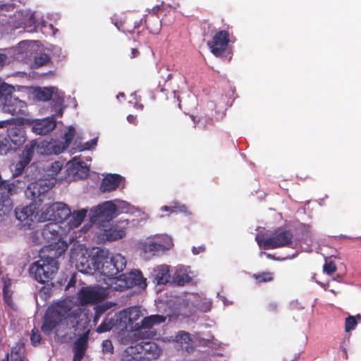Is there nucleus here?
Instances as JSON below:
<instances>
[{
    "label": "nucleus",
    "mask_w": 361,
    "mask_h": 361,
    "mask_svg": "<svg viewBox=\"0 0 361 361\" xmlns=\"http://www.w3.org/2000/svg\"><path fill=\"white\" fill-rule=\"evenodd\" d=\"M293 233L290 230L279 228L270 237L257 235L255 240L260 247L270 250L290 246L293 243Z\"/></svg>",
    "instance_id": "423d86ee"
},
{
    "label": "nucleus",
    "mask_w": 361,
    "mask_h": 361,
    "mask_svg": "<svg viewBox=\"0 0 361 361\" xmlns=\"http://www.w3.org/2000/svg\"><path fill=\"white\" fill-rule=\"evenodd\" d=\"M127 120L130 123H136V117L133 115H128L127 116Z\"/></svg>",
    "instance_id": "6e6d98bb"
},
{
    "label": "nucleus",
    "mask_w": 361,
    "mask_h": 361,
    "mask_svg": "<svg viewBox=\"0 0 361 361\" xmlns=\"http://www.w3.org/2000/svg\"><path fill=\"white\" fill-rule=\"evenodd\" d=\"M99 256L96 255L94 256H87L82 255L78 259L76 267L78 270L82 273L87 274H94L97 273L99 265Z\"/></svg>",
    "instance_id": "f3484780"
},
{
    "label": "nucleus",
    "mask_w": 361,
    "mask_h": 361,
    "mask_svg": "<svg viewBox=\"0 0 361 361\" xmlns=\"http://www.w3.org/2000/svg\"><path fill=\"white\" fill-rule=\"evenodd\" d=\"M139 54H140V51L137 48H132L130 58L131 59L135 58L139 55Z\"/></svg>",
    "instance_id": "864d4df0"
},
{
    "label": "nucleus",
    "mask_w": 361,
    "mask_h": 361,
    "mask_svg": "<svg viewBox=\"0 0 361 361\" xmlns=\"http://www.w3.org/2000/svg\"><path fill=\"white\" fill-rule=\"evenodd\" d=\"M75 128L73 126H70L68 131L64 134V142L61 143L60 145H51L52 151L49 153H54L59 154L63 152L71 143L75 137Z\"/></svg>",
    "instance_id": "393cba45"
},
{
    "label": "nucleus",
    "mask_w": 361,
    "mask_h": 361,
    "mask_svg": "<svg viewBox=\"0 0 361 361\" xmlns=\"http://www.w3.org/2000/svg\"><path fill=\"white\" fill-rule=\"evenodd\" d=\"M161 209V211L169 212L171 213L175 212V209L173 208V206H172V207L163 206Z\"/></svg>",
    "instance_id": "5fc2aeb1"
},
{
    "label": "nucleus",
    "mask_w": 361,
    "mask_h": 361,
    "mask_svg": "<svg viewBox=\"0 0 361 361\" xmlns=\"http://www.w3.org/2000/svg\"><path fill=\"white\" fill-rule=\"evenodd\" d=\"M82 172L83 173V176L86 177L88 175L89 169L87 167H82Z\"/></svg>",
    "instance_id": "13d9d810"
},
{
    "label": "nucleus",
    "mask_w": 361,
    "mask_h": 361,
    "mask_svg": "<svg viewBox=\"0 0 361 361\" xmlns=\"http://www.w3.org/2000/svg\"><path fill=\"white\" fill-rule=\"evenodd\" d=\"M324 271L329 275L334 274L336 271L335 262L332 261L326 262L323 267Z\"/></svg>",
    "instance_id": "c03bdc74"
},
{
    "label": "nucleus",
    "mask_w": 361,
    "mask_h": 361,
    "mask_svg": "<svg viewBox=\"0 0 361 361\" xmlns=\"http://www.w3.org/2000/svg\"><path fill=\"white\" fill-rule=\"evenodd\" d=\"M53 185V183L51 185L47 184L44 180L30 183L25 191V195L28 199L32 200V204L39 207L47 196V192L51 188Z\"/></svg>",
    "instance_id": "ddd939ff"
},
{
    "label": "nucleus",
    "mask_w": 361,
    "mask_h": 361,
    "mask_svg": "<svg viewBox=\"0 0 361 361\" xmlns=\"http://www.w3.org/2000/svg\"><path fill=\"white\" fill-rule=\"evenodd\" d=\"M154 281L158 285L166 284L171 278L169 267L166 264L157 266L154 270Z\"/></svg>",
    "instance_id": "a878e982"
},
{
    "label": "nucleus",
    "mask_w": 361,
    "mask_h": 361,
    "mask_svg": "<svg viewBox=\"0 0 361 361\" xmlns=\"http://www.w3.org/2000/svg\"><path fill=\"white\" fill-rule=\"evenodd\" d=\"M44 147V142H42V147Z\"/></svg>",
    "instance_id": "338daca9"
},
{
    "label": "nucleus",
    "mask_w": 361,
    "mask_h": 361,
    "mask_svg": "<svg viewBox=\"0 0 361 361\" xmlns=\"http://www.w3.org/2000/svg\"><path fill=\"white\" fill-rule=\"evenodd\" d=\"M97 143V139L93 138L90 142H87L84 144L83 147L80 149V151L83 150H90L93 149Z\"/></svg>",
    "instance_id": "de8ad7c7"
},
{
    "label": "nucleus",
    "mask_w": 361,
    "mask_h": 361,
    "mask_svg": "<svg viewBox=\"0 0 361 361\" xmlns=\"http://www.w3.org/2000/svg\"><path fill=\"white\" fill-rule=\"evenodd\" d=\"M62 168V164L59 161H55L51 164L50 169L53 171V174L59 173Z\"/></svg>",
    "instance_id": "8fccbe9b"
},
{
    "label": "nucleus",
    "mask_w": 361,
    "mask_h": 361,
    "mask_svg": "<svg viewBox=\"0 0 361 361\" xmlns=\"http://www.w3.org/2000/svg\"><path fill=\"white\" fill-rule=\"evenodd\" d=\"M117 207L111 201H106L93 207L90 211V219L92 223L97 221H109L114 218Z\"/></svg>",
    "instance_id": "4468645a"
},
{
    "label": "nucleus",
    "mask_w": 361,
    "mask_h": 361,
    "mask_svg": "<svg viewBox=\"0 0 361 361\" xmlns=\"http://www.w3.org/2000/svg\"><path fill=\"white\" fill-rule=\"evenodd\" d=\"M7 137L14 150L20 148L26 141V134L21 127H12L7 130Z\"/></svg>",
    "instance_id": "aec40b11"
},
{
    "label": "nucleus",
    "mask_w": 361,
    "mask_h": 361,
    "mask_svg": "<svg viewBox=\"0 0 361 361\" xmlns=\"http://www.w3.org/2000/svg\"><path fill=\"white\" fill-rule=\"evenodd\" d=\"M138 286L145 288L147 286L146 279L143 277L140 270L131 271L122 274L108 283V288L111 290L123 291L128 288Z\"/></svg>",
    "instance_id": "0eeeda50"
},
{
    "label": "nucleus",
    "mask_w": 361,
    "mask_h": 361,
    "mask_svg": "<svg viewBox=\"0 0 361 361\" xmlns=\"http://www.w3.org/2000/svg\"><path fill=\"white\" fill-rule=\"evenodd\" d=\"M56 90L55 87L39 88L36 91V97L43 102L53 99L56 101V104L61 106L64 102L63 97L57 94L55 92Z\"/></svg>",
    "instance_id": "412c9836"
},
{
    "label": "nucleus",
    "mask_w": 361,
    "mask_h": 361,
    "mask_svg": "<svg viewBox=\"0 0 361 361\" xmlns=\"http://www.w3.org/2000/svg\"><path fill=\"white\" fill-rule=\"evenodd\" d=\"M99 265L97 271L101 275L106 276L111 283L116 275L122 271L126 266V259L121 254H116L111 257L99 256Z\"/></svg>",
    "instance_id": "6e6552de"
},
{
    "label": "nucleus",
    "mask_w": 361,
    "mask_h": 361,
    "mask_svg": "<svg viewBox=\"0 0 361 361\" xmlns=\"http://www.w3.org/2000/svg\"><path fill=\"white\" fill-rule=\"evenodd\" d=\"M12 85L2 82L0 84V107L5 113L23 117L27 114V105L25 102L13 95Z\"/></svg>",
    "instance_id": "7ed1b4c3"
},
{
    "label": "nucleus",
    "mask_w": 361,
    "mask_h": 361,
    "mask_svg": "<svg viewBox=\"0 0 361 361\" xmlns=\"http://www.w3.org/2000/svg\"><path fill=\"white\" fill-rule=\"evenodd\" d=\"M63 114V110L61 109L58 112V116H61Z\"/></svg>",
    "instance_id": "e2e57ef3"
},
{
    "label": "nucleus",
    "mask_w": 361,
    "mask_h": 361,
    "mask_svg": "<svg viewBox=\"0 0 361 361\" xmlns=\"http://www.w3.org/2000/svg\"><path fill=\"white\" fill-rule=\"evenodd\" d=\"M190 281V277L188 274H177L173 276V282L178 286H183L188 283Z\"/></svg>",
    "instance_id": "4c0bfd02"
},
{
    "label": "nucleus",
    "mask_w": 361,
    "mask_h": 361,
    "mask_svg": "<svg viewBox=\"0 0 361 361\" xmlns=\"http://www.w3.org/2000/svg\"><path fill=\"white\" fill-rule=\"evenodd\" d=\"M175 212H179L182 213H187L188 207L185 204H180L178 202H175L173 204Z\"/></svg>",
    "instance_id": "09e8293b"
},
{
    "label": "nucleus",
    "mask_w": 361,
    "mask_h": 361,
    "mask_svg": "<svg viewBox=\"0 0 361 361\" xmlns=\"http://www.w3.org/2000/svg\"><path fill=\"white\" fill-rule=\"evenodd\" d=\"M204 251L205 247L203 245L198 247H193L192 249V252L194 255H199L200 253L204 252Z\"/></svg>",
    "instance_id": "3c124183"
},
{
    "label": "nucleus",
    "mask_w": 361,
    "mask_h": 361,
    "mask_svg": "<svg viewBox=\"0 0 361 361\" xmlns=\"http://www.w3.org/2000/svg\"><path fill=\"white\" fill-rule=\"evenodd\" d=\"M58 269L57 260L52 257H47L33 262L29 268V272L39 283H45L53 279Z\"/></svg>",
    "instance_id": "39448f33"
},
{
    "label": "nucleus",
    "mask_w": 361,
    "mask_h": 361,
    "mask_svg": "<svg viewBox=\"0 0 361 361\" xmlns=\"http://www.w3.org/2000/svg\"><path fill=\"white\" fill-rule=\"evenodd\" d=\"M126 228L118 225H111L109 228L104 229V238L109 241H114L126 235Z\"/></svg>",
    "instance_id": "b1692460"
},
{
    "label": "nucleus",
    "mask_w": 361,
    "mask_h": 361,
    "mask_svg": "<svg viewBox=\"0 0 361 361\" xmlns=\"http://www.w3.org/2000/svg\"><path fill=\"white\" fill-rule=\"evenodd\" d=\"M7 123H8L7 121H0V128H4V126H6Z\"/></svg>",
    "instance_id": "052dcab7"
},
{
    "label": "nucleus",
    "mask_w": 361,
    "mask_h": 361,
    "mask_svg": "<svg viewBox=\"0 0 361 361\" xmlns=\"http://www.w3.org/2000/svg\"><path fill=\"white\" fill-rule=\"evenodd\" d=\"M115 325L114 320L113 319H109V317H106L102 324L97 328V331L98 333H104L109 331L112 329L114 326Z\"/></svg>",
    "instance_id": "e433bc0d"
},
{
    "label": "nucleus",
    "mask_w": 361,
    "mask_h": 361,
    "mask_svg": "<svg viewBox=\"0 0 361 361\" xmlns=\"http://www.w3.org/2000/svg\"><path fill=\"white\" fill-rule=\"evenodd\" d=\"M252 277L259 283H267L274 279V273L271 271H262L254 274Z\"/></svg>",
    "instance_id": "f704fd0d"
},
{
    "label": "nucleus",
    "mask_w": 361,
    "mask_h": 361,
    "mask_svg": "<svg viewBox=\"0 0 361 361\" xmlns=\"http://www.w3.org/2000/svg\"><path fill=\"white\" fill-rule=\"evenodd\" d=\"M123 177L118 174H108L102 180L99 189L102 192L116 190Z\"/></svg>",
    "instance_id": "4be33fe9"
},
{
    "label": "nucleus",
    "mask_w": 361,
    "mask_h": 361,
    "mask_svg": "<svg viewBox=\"0 0 361 361\" xmlns=\"http://www.w3.org/2000/svg\"><path fill=\"white\" fill-rule=\"evenodd\" d=\"M4 301L9 305L12 303V292L9 290L7 285H4L3 288Z\"/></svg>",
    "instance_id": "a18cd8bd"
},
{
    "label": "nucleus",
    "mask_w": 361,
    "mask_h": 361,
    "mask_svg": "<svg viewBox=\"0 0 361 361\" xmlns=\"http://www.w3.org/2000/svg\"><path fill=\"white\" fill-rule=\"evenodd\" d=\"M291 361H298V360H297V359H295V360H291Z\"/></svg>",
    "instance_id": "774afa93"
},
{
    "label": "nucleus",
    "mask_w": 361,
    "mask_h": 361,
    "mask_svg": "<svg viewBox=\"0 0 361 361\" xmlns=\"http://www.w3.org/2000/svg\"><path fill=\"white\" fill-rule=\"evenodd\" d=\"M190 117L195 126L201 130H209L214 125V120L206 115L191 116Z\"/></svg>",
    "instance_id": "c85d7f7f"
},
{
    "label": "nucleus",
    "mask_w": 361,
    "mask_h": 361,
    "mask_svg": "<svg viewBox=\"0 0 361 361\" xmlns=\"http://www.w3.org/2000/svg\"><path fill=\"white\" fill-rule=\"evenodd\" d=\"M38 209L39 207L32 203L22 208H16L15 215L16 219L20 222L22 227L30 228L36 219Z\"/></svg>",
    "instance_id": "dca6fc26"
},
{
    "label": "nucleus",
    "mask_w": 361,
    "mask_h": 361,
    "mask_svg": "<svg viewBox=\"0 0 361 361\" xmlns=\"http://www.w3.org/2000/svg\"><path fill=\"white\" fill-rule=\"evenodd\" d=\"M108 290V286L106 288L100 286L82 287L78 292V300L82 305L97 303L107 297Z\"/></svg>",
    "instance_id": "f8f14e48"
},
{
    "label": "nucleus",
    "mask_w": 361,
    "mask_h": 361,
    "mask_svg": "<svg viewBox=\"0 0 361 361\" xmlns=\"http://www.w3.org/2000/svg\"><path fill=\"white\" fill-rule=\"evenodd\" d=\"M141 311L136 307L128 309L123 314H121V320L128 321L126 328L130 327L133 334L138 339H152L157 336V331L154 328L155 325L164 323L166 318L161 314H152L145 317L140 322L137 321L141 317Z\"/></svg>",
    "instance_id": "f03ea898"
},
{
    "label": "nucleus",
    "mask_w": 361,
    "mask_h": 361,
    "mask_svg": "<svg viewBox=\"0 0 361 361\" xmlns=\"http://www.w3.org/2000/svg\"><path fill=\"white\" fill-rule=\"evenodd\" d=\"M15 361H23V360L20 357V358L16 359Z\"/></svg>",
    "instance_id": "0e129e2a"
},
{
    "label": "nucleus",
    "mask_w": 361,
    "mask_h": 361,
    "mask_svg": "<svg viewBox=\"0 0 361 361\" xmlns=\"http://www.w3.org/2000/svg\"><path fill=\"white\" fill-rule=\"evenodd\" d=\"M141 356H137L134 353L128 352V348L124 351L121 361H141Z\"/></svg>",
    "instance_id": "a19ab883"
},
{
    "label": "nucleus",
    "mask_w": 361,
    "mask_h": 361,
    "mask_svg": "<svg viewBox=\"0 0 361 361\" xmlns=\"http://www.w3.org/2000/svg\"><path fill=\"white\" fill-rule=\"evenodd\" d=\"M175 340L178 343H180L181 344H189V343L191 341L190 335L189 333L185 331H180L178 333L176 337Z\"/></svg>",
    "instance_id": "58836bf2"
},
{
    "label": "nucleus",
    "mask_w": 361,
    "mask_h": 361,
    "mask_svg": "<svg viewBox=\"0 0 361 361\" xmlns=\"http://www.w3.org/2000/svg\"><path fill=\"white\" fill-rule=\"evenodd\" d=\"M50 61V57L46 54H42L39 56H35L34 63L36 67H41Z\"/></svg>",
    "instance_id": "ea45409f"
},
{
    "label": "nucleus",
    "mask_w": 361,
    "mask_h": 361,
    "mask_svg": "<svg viewBox=\"0 0 361 361\" xmlns=\"http://www.w3.org/2000/svg\"><path fill=\"white\" fill-rule=\"evenodd\" d=\"M132 344L128 348V352L134 353L137 356H141V360H152L157 359L161 354V348L159 345L151 341H144Z\"/></svg>",
    "instance_id": "9b49d317"
},
{
    "label": "nucleus",
    "mask_w": 361,
    "mask_h": 361,
    "mask_svg": "<svg viewBox=\"0 0 361 361\" xmlns=\"http://www.w3.org/2000/svg\"><path fill=\"white\" fill-rule=\"evenodd\" d=\"M142 21L143 19H140L139 21L135 22L133 27L130 28L128 26H126L127 24L126 21L118 19L115 16L111 18L112 23L118 28V30L130 34L134 33L136 30H138L140 27V26L142 25Z\"/></svg>",
    "instance_id": "cd10ccee"
},
{
    "label": "nucleus",
    "mask_w": 361,
    "mask_h": 361,
    "mask_svg": "<svg viewBox=\"0 0 361 361\" xmlns=\"http://www.w3.org/2000/svg\"><path fill=\"white\" fill-rule=\"evenodd\" d=\"M27 164H25V161L20 159V160L16 164L13 176H20L23 173V170Z\"/></svg>",
    "instance_id": "37998d69"
},
{
    "label": "nucleus",
    "mask_w": 361,
    "mask_h": 361,
    "mask_svg": "<svg viewBox=\"0 0 361 361\" xmlns=\"http://www.w3.org/2000/svg\"><path fill=\"white\" fill-rule=\"evenodd\" d=\"M102 346L103 352L108 353H114V346L110 340L106 339V340L103 341V342L102 343Z\"/></svg>",
    "instance_id": "49530a36"
},
{
    "label": "nucleus",
    "mask_w": 361,
    "mask_h": 361,
    "mask_svg": "<svg viewBox=\"0 0 361 361\" xmlns=\"http://www.w3.org/2000/svg\"><path fill=\"white\" fill-rule=\"evenodd\" d=\"M361 322V315L360 314L355 316H348L345 321V331L349 332L354 330L357 323Z\"/></svg>",
    "instance_id": "473e14b6"
},
{
    "label": "nucleus",
    "mask_w": 361,
    "mask_h": 361,
    "mask_svg": "<svg viewBox=\"0 0 361 361\" xmlns=\"http://www.w3.org/2000/svg\"><path fill=\"white\" fill-rule=\"evenodd\" d=\"M134 106L135 109H140V110H142L144 108V105L142 104H138V103H135Z\"/></svg>",
    "instance_id": "bf43d9fd"
},
{
    "label": "nucleus",
    "mask_w": 361,
    "mask_h": 361,
    "mask_svg": "<svg viewBox=\"0 0 361 361\" xmlns=\"http://www.w3.org/2000/svg\"><path fill=\"white\" fill-rule=\"evenodd\" d=\"M71 214V209L66 204L56 202L42 209L39 219L43 221L61 223L67 219Z\"/></svg>",
    "instance_id": "1a4fd4ad"
},
{
    "label": "nucleus",
    "mask_w": 361,
    "mask_h": 361,
    "mask_svg": "<svg viewBox=\"0 0 361 361\" xmlns=\"http://www.w3.org/2000/svg\"><path fill=\"white\" fill-rule=\"evenodd\" d=\"M83 316L80 309L71 310L64 302H58L47 310L41 329L46 335L55 330L58 336L68 329L77 331Z\"/></svg>",
    "instance_id": "f257e3e1"
},
{
    "label": "nucleus",
    "mask_w": 361,
    "mask_h": 361,
    "mask_svg": "<svg viewBox=\"0 0 361 361\" xmlns=\"http://www.w3.org/2000/svg\"><path fill=\"white\" fill-rule=\"evenodd\" d=\"M60 230L59 223L51 221L45 224L42 230L32 233V241L37 244L48 243L52 245L61 239Z\"/></svg>",
    "instance_id": "9d476101"
},
{
    "label": "nucleus",
    "mask_w": 361,
    "mask_h": 361,
    "mask_svg": "<svg viewBox=\"0 0 361 361\" xmlns=\"http://www.w3.org/2000/svg\"><path fill=\"white\" fill-rule=\"evenodd\" d=\"M119 97H125V94L123 92H120L118 95H117V97L118 98Z\"/></svg>",
    "instance_id": "680f3d73"
},
{
    "label": "nucleus",
    "mask_w": 361,
    "mask_h": 361,
    "mask_svg": "<svg viewBox=\"0 0 361 361\" xmlns=\"http://www.w3.org/2000/svg\"><path fill=\"white\" fill-rule=\"evenodd\" d=\"M42 340L41 335L37 329L35 328L32 330L31 336H30V341L31 343L36 346L40 343Z\"/></svg>",
    "instance_id": "79ce46f5"
},
{
    "label": "nucleus",
    "mask_w": 361,
    "mask_h": 361,
    "mask_svg": "<svg viewBox=\"0 0 361 361\" xmlns=\"http://www.w3.org/2000/svg\"><path fill=\"white\" fill-rule=\"evenodd\" d=\"M25 186V183L20 179L12 182L3 180L0 176V216L8 214L13 207L11 197L20 192Z\"/></svg>",
    "instance_id": "20e7f679"
},
{
    "label": "nucleus",
    "mask_w": 361,
    "mask_h": 361,
    "mask_svg": "<svg viewBox=\"0 0 361 361\" xmlns=\"http://www.w3.org/2000/svg\"><path fill=\"white\" fill-rule=\"evenodd\" d=\"M87 336L80 337L74 345V355L73 361H81L85 355L87 349Z\"/></svg>",
    "instance_id": "bb28decb"
},
{
    "label": "nucleus",
    "mask_w": 361,
    "mask_h": 361,
    "mask_svg": "<svg viewBox=\"0 0 361 361\" xmlns=\"http://www.w3.org/2000/svg\"><path fill=\"white\" fill-rule=\"evenodd\" d=\"M32 131L37 135H44L51 132L56 126L54 115L43 119L34 120L32 122Z\"/></svg>",
    "instance_id": "6ab92c4d"
},
{
    "label": "nucleus",
    "mask_w": 361,
    "mask_h": 361,
    "mask_svg": "<svg viewBox=\"0 0 361 361\" xmlns=\"http://www.w3.org/2000/svg\"><path fill=\"white\" fill-rule=\"evenodd\" d=\"M164 249V246L162 244L154 241L145 242L142 245V251L150 255H158L160 252H163Z\"/></svg>",
    "instance_id": "2f4dec72"
},
{
    "label": "nucleus",
    "mask_w": 361,
    "mask_h": 361,
    "mask_svg": "<svg viewBox=\"0 0 361 361\" xmlns=\"http://www.w3.org/2000/svg\"><path fill=\"white\" fill-rule=\"evenodd\" d=\"M183 82L184 78L183 75L179 72L174 71L169 73L166 78H164L162 84L161 82L159 81V86L161 87L160 90L161 92L171 91L173 93H176L178 91L180 85Z\"/></svg>",
    "instance_id": "a211bd4d"
},
{
    "label": "nucleus",
    "mask_w": 361,
    "mask_h": 361,
    "mask_svg": "<svg viewBox=\"0 0 361 361\" xmlns=\"http://www.w3.org/2000/svg\"><path fill=\"white\" fill-rule=\"evenodd\" d=\"M62 245H63V247L61 249H59L60 250L59 251V255H61L62 253H63L66 250V249L68 247L67 244L62 243Z\"/></svg>",
    "instance_id": "4d7b16f0"
},
{
    "label": "nucleus",
    "mask_w": 361,
    "mask_h": 361,
    "mask_svg": "<svg viewBox=\"0 0 361 361\" xmlns=\"http://www.w3.org/2000/svg\"><path fill=\"white\" fill-rule=\"evenodd\" d=\"M11 150H14L7 135H0V155H6Z\"/></svg>",
    "instance_id": "72a5a7b5"
},
{
    "label": "nucleus",
    "mask_w": 361,
    "mask_h": 361,
    "mask_svg": "<svg viewBox=\"0 0 361 361\" xmlns=\"http://www.w3.org/2000/svg\"><path fill=\"white\" fill-rule=\"evenodd\" d=\"M111 307V305L108 303H102L97 305L94 307V315L93 318V322L96 324L100 317Z\"/></svg>",
    "instance_id": "c9c22d12"
},
{
    "label": "nucleus",
    "mask_w": 361,
    "mask_h": 361,
    "mask_svg": "<svg viewBox=\"0 0 361 361\" xmlns=\"http://www.w3.org/2000/svg\"><path fill=\"white\" fill-rule=\"evenodd\" d=\"M144 21L147 29L150 33L154 35L159 33L161 29L162 23L159 16L155 13L154 11L146 15Z\"/></svg>",
    "instance_id": "5701e85b"
},
{
    "label": "nucleus",
    "mask_w": 361,
    "mask_h": 361,
    "mask_svg": "<svg viewBox=\"0 0 361 361\" xmlns=\"http://www.w3.org/2000/svg\"><path fill=\"white\" fill-rule=\"evenodd\" d=\"M87 212L86 209H82L71 214L68 217L70 218L68 221L69 227L71 228H75L80 226L87 215Z\"/></svg>",
    "instance_id": "7c9ffc66"
},
{
    "label": "nucleus",
    "mask_w": 361,
    "mask_h": 361,
    "mask_svg": "<svg viewBox=\"0 0 361 361\" xmlns=\"http://www.w3.org/2000/svg\"><path fill=\"white\" fill-rule=\"evenodd\" d=\"M230 34L227 30H219L207 42L211 52L217 57L221 56L227 49L230 42Z\"/></svg>",
    "instance_id": "2eb2a0df"
},
{
    "label": "nucleus",
    "mask_w": 361,
    "mask_h": 361,
    "mask_svg": "<svg viewBox=\"0 0 361 361\" xmlns=\"http://www.w3.org/2000/svg\"><path fill=\"white\" fill-rule=\"evenodd\" d=\"M344 353H345V357H347V353H346V350H344Z\"/></svg>",
    "instance_id": "69168bd1"
},
{
    "label": "nucleus",
    "mask_w": 361,
    "mask_h": 361,
    "mask_svg": "<svg viewBox=\"0 0 361 361\" xmlns=\"http://www.w3.org/2000/svg\"><path fill=\"white\" fill-rule=\"evenodd\" d=\"M40 148V145H38L37 142L35 140H32L25 145L20 159L25 161V164H29L34 156L35 149H39Z\"/></svg>",
    "instance_id": "c756f323"
},
{
    "label": "nucleus",
    "mask_w": 361,
    "mask_h": 361,
    "mask_svg": "<svg viewBox=\"0 0 361 361\" xmlns=\"http://www.w3.org/2000/svg\"><path fill=\"white\" fill-rule=\"evenodd\" d=\"M267 309L270 312H276L278 310V304L275 302H271L267 305Z\"/></svg>",
    "instance_id": "603ef678"
}]
</instances>
